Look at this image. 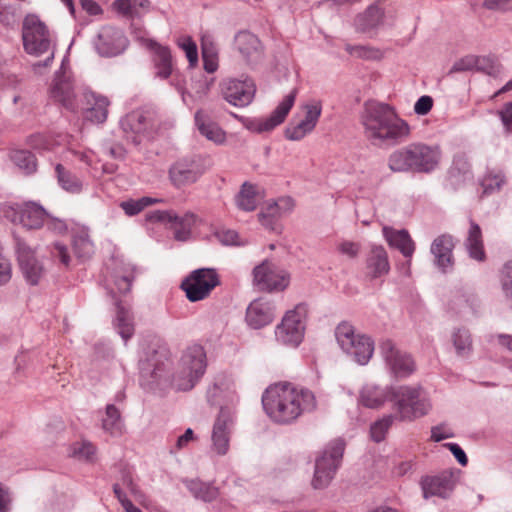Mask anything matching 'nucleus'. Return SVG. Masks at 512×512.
<instances>
[{"instance_id":"61","label":"nucleus","mask_w":512,"mask_h":512,"mask_svg":"<svg viewBox=\"0 0 512 512\" xmlns=\"http://www.w3.org/2000/svg\"><path fill=\"white\" fill-rule=\"evenodd\" d=\"M44 226H46L48 230L58 234H62L67 230L65 221L52 217L49 214L46 216Z\"/></svg>"},{"instance_id":"14","label":"nucleus","mask_w":512,"mask_h":512,"mask_svg":"<svg viewBox=\"0 0 512 512\" xmlns=\"http://www.w3.org/2000/svg\"><path fill=\"white\" fill-rule=\"evenodd\" d=\"M149 220L168 225L174 232V238L183 242L190 238L197 216L192 212L179 216L173 210H157L149 214Z\"/></svg>"},{"instance_id":"4","label":"nucleus","mask_w":512,"mask_h":512,"mask_svg":"<svg viewBox=\"0 0 512 512\" xmlns=\"http://www.w3.org/2000/svg\"><path fill=\"white\" fill-rule=\"evenodd\" d=\"M22 40L24 50L33 56L48 54L44 62L33 65L34 69L48 66L54 58V43L52 34L46 24L35 14L24 18L22 27Z\"/></svg>"},{"instance_id":"5","label":"nucleus","mask_w":512,"mask_h":512,"mask_svg":"<svg viewBox=\"0 0 512 512\" xmlns=\"http://www.w3.org/2000/svg\"><path fill=\"white\" fill-rule=\"evenodd\" d=\"M207 367V359L204 348L194 344L183 352L178 370L173 376V385L177 390H191L203 377Z\"/></svg>"},{"instance_id":"22","label":"nucleus","mask_w":512,"mask_h":512,"mask_svg":"<svg viewBox=\"0 0 512 512\" xmlns=\"http://www.w3.org/2000/svg\"><path fill=\"white\" fill-rule=\"evenodd\" d=\"M203 174V169L195 159H180L169 169V177L175 187H182L196 182Z\"/></svg>"},{"instance_id":"1","label":"nucleus","mask_w":512,"mask_h":512,"mask_svg":"<svg viewBox=\"0 0 512 512\" xmlns=\"http://www.w3.org/2000/svg\"><path fill=\"white\" fill-rule=\"evenodd\" d=\"M267 416L277 424H291L302 414L315 410V395L307 388L290 382L270 385L262 395Z\"/></svg>"},{"instance_id":"50","label":"nucleus","mask_w":512,"mask_h":512,"mask_svg":"<svg viewBox=\"0 0 512 512\" xmlns=\"http://www.w3.org/2000/svg\"><path fill=\"white\" fill-rule=\"evenodd\" d=\"M476 70L495 77L500 73V65L492 57L477 56Z\"/></svg>"},{"instance_id":"20","label":"nucleus","mask_w":512,"mask_h":512,"mask_svg":"<svg viewBox=\"0 0 512 512\" xmlns=\"http://www.w3.org/2000/svg\"><path fill=\"white\" fill-rule=\"evenodd\" d=\"M233 421L230 410L221 407L212 429V449L218 455H226L232 433Z\"/></svg>"},{"instance_id":"7","label":"nucleus","mask_w":512,"mask_h":512,"mask_svg":"<svg viewBox=\"0 0 512 512\" xmlns=\"http://www.w3.org/2000/svg\"><path fill=\"white\" fill-rule=\"evenodd\" d=\"M344 449V441L336 439L330 442L316 458L314 477L312 479L314 489H323L330 484L340 466Z\"/></svg>"},{"instance_id":"48","label":"nucleus","mask_w":512,"mask_h":512,"mask_svg":"<svg viewBox=\"0 0 512 512\" xmlns=\"http://www.w3.org/2000/svg\"><path fill=\"white\" fill-rule=\"evenodd\" d=\"M395 419H398L394 415H386L383 418L377 420L371 425L370 435L373 441L381 442L385 439L389 428L392 426Z\"/></svg>"},{"instance_id":"45","label":"nucleus","mask_w":512,"mask_h":512,"mask_svg":"<svg viewBox=\"0 0 512 512\" xmlns=\"http://www.w3.org/2000/svg\"><path fill=\"white\" fill-rule=\"evenodd\" d=\"M14 164L23 170L26 174H30L36 171L37 163L35 156L25 150L15 151L11 156Z\"/></svg>"},{"instance_id":"63","label":"nucleus","mask_w":512,"mask_h":512,"mask_svg":"<svg viewBox=\"0 0 512 512\" xmlns=\"http://www.w3.org/2000/svg\"><path fill=\"white\" fill-rule=\"evenodd\" d=\"M338 249L342 254L350 258H355L360 252L359 244L349 241L342 242Z\"/></svg>"},{"instance_id":"56","label":"nucleus","mask_w":512,"mask_h":512,"mask_svg":"<svg viewBox=\"0 0 512 512\" xmlns=\"http://www.w3.org/2000/svg\"><path fill=\"white\" fill-rule=\"evenodd\" d=\"M215 237L224 245H242L239 241V235L234 230L221 229L215 232Z\"/></svg>"},{"instance_id":"60","label":"nucleus","mask_w":512,"mask_h":512,"mask_svg":"<svg viewBox=\"0 0 512 512\" xmlns=\"http://www.w3.org/2000/svg\"><path fill=\"white\" fill-rule=\"evenodd\" d=\"M433 107V99L428 95L421 96L414 105V111L417 115H426Z\"/></svg>"},{"instance_id":"64","label":"nucleus","mask_w":512,"mask_h":512,"mask_svg":"<svg viewBox=\"0 0 512 512\" xmlns=\"http://www.w3.org/2000/svg\"><path fill=\"white\" fill-rule=\"evenodd\" d=\"M499 114L506 131L512 132V102L506 104Z\"/></svg>"},{"instance_id":"10","label":"nucleus","mask_w":512,"mask_h":512,"mask_svg":"<svg viewBox=\"0 0 512 512\" xmlns=\"http://www.w3.org/2000/svg\"><path fill=\"white\" fill-rule=\"evenodd\" d=\"M290 279L288 271L268 260L253 269V284L260 291L282 292L289 286Z\"/></svg>"},{"instance_id":"35","label":"nucleus","mask_w":512,"mask_h":512,"mask_svg":"<svg viewBox=\"0 0 512 512\" xmlns=\"http://www.w3.org/2000/svg\"><path fill=\"white\" fill-rule=\"evenodd\" d=\"M234 382L232 378L226 374H220L215 378L212 386L207 390L208 400L214 405H220V397L232 400L234 397Z\"/></svg>"},{"instance_id":"55","label":"nucleus","mask_w":512,"mask_h":512,"mask_svg":"<svg viewBox=\"0 0 512 512\" xmlns=\"http://www.w3.org/2000/svg\"><path fill=\"white\" fill-rule=\"evenodd\" d=\"M501 282L504 295L512 305V260L503 267Z\"/></svg>"},{"instance_id":"47","label":"nucleus","mask_w":512,"mask_h":512,"mask_svg":"<svg viewBox=\"0 0 512 512\" xmlns=\"http://www.w3.org/2000/svg\"><path fill=\"white\" fill-rule=\"evenodd\" d=\"M237 206L244 211H253L257 206V199L254 187L244 184L236 198Z\"/></svg>"},{"instance_id":"30","label":"nucleus","mask_w":512,"mask_h":512,"mask_svg":"<svg viewBox=\"0 0 512 512\" xmlns=\"http://www.w3.org/2000/svg\"><path fill=\"white\" fill-rule=\"evenodd\" d=\"M453 247V239L449 235H441L432 242L431 253L435 257V264L443 272H446L448 268L453 266Z\"/></svg>"},{"instance_id":"24","label":"nucleus","mask_w":512,"mask_h":512,"mask_svg":"<svg viewBox=\"0 0 512 512\" xmlns=\"http://www.w3.org/2000/svg\"><path fill=\"white\" fill-rule=\"evenodd\" d=\"M296 94L297 90H292L282 99L268 117L258 120L256 131L260 133L269 132L283 123L295 103Z\"/></svg>"},{"instance_id":"36","label":"nucleus","mask_w":512,"mask_h":512,"mask_svg":"<svg viewBox=\"0 0 512 512\" xmlns=\"http://www.w3.org/2000/svg\"><path fill=\"white\" fill-rule=\"evenodd\" d=\"M113 8L125 18H141L150 11V0H116Z\"/></svg>"},{"instance_id":"51","label":"nucleus","mask_w":512,"mask_h":512,"mask_svg":"<svg viewBox=\"0 0 512 512\" xmlns=\"http://www.w3.org/2000/svg\"><path fill=\"white\" fill-rule=\"evenodd\" d=\"M72 454L78 459L93 461L96 454V448L92 443L84 441L74 445Z\"/></svg>"},{"instance_id":"41","label":"nucleus","mask_w":512,"mask_h":512,"mask_svg":"<svg viewBox=\"0 0 512 512\" xmlns=\"http://www.w3.org/2000/svg\"><path fill=\"white\" fill-rule=\"evenodd\" d=\"M185 485L192 495L200 500L209 502L218 496V489L200 480H186Z\"/></svg>"},{"instance_id":"34","label":"nucleus","mask_w":512,"mask_h":512,"mask_svg":"<svg viewBox=\"0 0 512 512\" xmlns=\"http://www.w3.org/2000/svg\"><path fill=\"white\" fill-rule=\"evenodd\" d=\"M47 212L35 202H27L21 205L20 223L27 229H39L44 226Z\"/></svg>"},{"instance_id":"53","label":"nucleus","mask_w":512,"mask_h":512,"mask_svg":"<svg viewBox=\"0 0 512 512\" xmlns=\"http://www.w3.org/2000/svg\"><path fill=\"white\" fill-rule=\"evenodd\" d=\"M477 56L467 55L457 60L451 67L449 73L467 72L476 70Z\"/></svg>"},{"instance_id":"23","label":"nucleus","mask_w":512,"mask_h":512,"mask_svg":"<svg viewBox=\"0 0 512 512\" xmlns=\"http://www.w3.org/2000/svg\"><path fill=\"white\" fill-rule=\"evenodd\" d=\"M147 48L153 53L152 61L155 69V76L165 80L175 73L172 64V55L167 46H163L152 39H145Z\"/></svg>"},{"instance_id":"29","label":"nucleus","mask_w":512,"mask_h":512,"mask_svg":"<svg viewBox=\"0 0 512 512\" xmlns=\"http://www.w3.org/2000/svg\"><path fill=\"white\" fill-rule=\"evenodd\" d=\"M293 208L291 198H281L276 202L269 204L259 213V221L270 230H276L278 220Z\"/></svg>"},{"instance_id":"15","label":"nucleus","mask_w":512,"mask_h":512,"mask_svg":"<svg viewBox=\"0 0 512 512\" xmlns=\"http://www.w3.org/2000/svg\"><path fill=\"white\" fill-rule=\"evenodd\" d=\"M301 109L304 117L286 128L285 136L289 140L299 141L314 130L322 113V104L319 100H312L303 104Z\"/></svg>"},{"instance_id":"49","label":"nucleus","mask_w":512,"mask_h":512,"mask_svg":"<svg viewBox=\"0 0 512 512\" xmlns=\"http://www.w3.org/2000/svg\"><path fill=\"white\" fill-rule=\"evenodd\" d=\"M179 47L185 52L190 67H195L198 63V50L196 43L191 37L185 36L178 40Z\"/></svg>"},{"instance_id":"52","label":"nucleus","mask_w":512,"mask_h":512,"mask_svg":"<svg viewBox=\"0 0 512 512\" xmlns=\"http://www.w3.org/2000/svg\"><path fill=\"white\" fill-rule=\"evenodd\" d=\"M0 216L6 218L12 223H20L21 218V205L14 203L0 204Z\"/></svg>"},{"instance_id":"2","label":"nucleus","mask_w":512,"mask_h":512,"mask_svg":"<svg viewBox=\"0 0 512 512\" xmlns=\"http://www.w3.org/2000/svg\"><path fill=\"white\" fill-rule=\"evenodd\" d=\"M365 137L375 146L394 145L410 134L406 121L393 108L379 102H367L361 114Z\"/></svg>"},{"instance_id":"54","label":"nucleus","mask_w":512,"mask_h":512,"mask_svg":"<svg viewBox=\"0 0 512 512\" xmlns=\"http://www.w3.org/2000/svg\"><path fill=\"white\" fill-rule=\"evenodd\" d=\"M504 183V176L501 173L488 174L482 180V187L485 194L499 190Z\"/></svg>"},{"instance_id":"17","label":"nucleus","mask_w":512,"mask_h":512,"mask_svg":"<svg viewBox=\"0 0 512 512\" xmlns=\"http://www.w3.org/2000/svg\"><path fill=\"white\" fill-rule=\"evenodd\" d=\"M120 127L125 138L137 145L153 127L152 114L142 110L132 111L120 120Z\"/></svg>"},{"instance_id":"21","label":"nucleus","mask_w":512,"mask_h":512,"mask_svg":"<svg viewBox=\"0 0 512 512\" xmlns=\"http://www.w3.org/2000/svg\"><path fill=\"white\" fill-rule=\"evenodd\" d=\"M17 255L20 268L31 285L39 283L45 273L42 263L36 258L34 251L24 242H17Z\"/></svg>"},{"instance_id":"13","label":"nucleus","mask_w":512,"mask_h":512,"mask_svg":"<svg viewBox=\"0 0 512 512\" xmlns=\"http://www.w3.org/2000/svg\"><path fill=\"white\" fill-rule=\"evenodd\" d=\"M221 95L229 104L235 107H246L253 101L256 85L251 78H229L220 83Z\"/></svg>"},{"instance_id":"6","label":"nucleus","mask_w":512,"mask_h":512,"mask_svg":"<svg viewBox=\"0 0 512 512\" xmlns=\"http://www.w3.org/2000/svg\"><path fill=\"white\" fill-rule=\"evenodd\" d=\"M391 400L400 421H413L431 410V403L420 387L399 386L391 390Z\"/></svg>"},{"instance_id":"62","label":"nucleus","mask_w":512,"mask_h":512,"mask_svg":"<svg viewBox=\"0 0 512 512\" xmlns=\"http://www.w3.org/2000/svg\"><path fill=\"white\" fill-rule=\"evenodd\" d=\"M346 51L354 56L362 57V58H373L375 57L377 51H373L370 48L365 46H352L346 45Z\"/></svg>"},{"instance_id":"32","label":"nucleus","mask_w":512,"mask_h":512,"mask_svg":"<svg viewBox=\"0 0 512 512\" xmlns=\"http://www.w3.org/2000/svg\"><path fill=\"white\" fill-rule=\"evenodd\" d=\"M395 387L382 388L374 384H366L360 391L359 401L362 405L371 409H378L391 399V390Z\"/></svg>"},{"instance_id":"12","label":"nucleus","mask_w":512,"mask_h":512,"mask_svg":"<svg viewBox=\"0 0 512 512\" xmlns=\"http://www.w3.org/2000/svg\"><path fill=\"white\" fill-rule=\"evenodd\" d=\"M379 351L387 368L395 377L406 378L416 370L411 355L398 349L392 340L381 341Z\"/></svg>"},{"instance_id":"38","label":"nucleus","mask_w":512,"mask_h":512,"mask_svg":"<svg viewBox=\"0 0 512 512\" xmlns=\"http://www.w3.org/2000/svg\"><path fill=\"white\" fill-rule=\"evenodd\" d=\"M102 429L113 437L121 436L124 433L125 425L120 411L113 404L106 406L105 415L102 418Z\"/></svg>"},{"instance_id":"11","label":"nucleus","mask_w":512,"mask_h":512,"mask_svg":"<svg viewBox=\"0 0 512 512\" xmlns=\"http://www.w3.org/2000/svg\"><path fill=\"white\" fill-rule=\"evenodd\" d=\"M220 284L219 275L213 268L194 270L181 284L187 298L192 302L205 299Z\"/></svg>"},{"instance_id":"46","label":"nucleus","mask_w":512,"mask_h":512,"mask_svg":"<svg viewBox=\"0 0 512 512\" xmlns=\"http://www.w3.org/2000/svg\"><path fill=\"white\" fill-rule=\"evenodd\" d=\"M73 249L80 259L89 258L94 252V245L85 232L77 234L73 239Z\"/></svg>"},{"instance_id":"19","label":"nucleus","mask_w":512,"mask_h":512,"mask_svg":"<svg viewBox=\"0 0 512 512\" xmlns=\"http://www.w3.org/2000/svg\"><path fill=\"white\" fill-rule=\"evenodd\" d=\"M456 486L454 475L450 471H442L437 475H427L421 478L420 487L424 499L439 497L447 499Z\"/></svg>"},{"instance_id":"57","label":"nucleus","mask_w":512,"mask_h":512,"mask_svg":"<svg viewBox=\"0 0 512 512\" xmlns=\"http://www.w3.org/2000/svg\"><path fill=\"white\" fill-rule=\"evenodd\" d=\"M454 437L452 429L445 423L432 427L431 438L435 442Z\"/></svg>"},{"instance_id":"37","label":"nucleus","mask_w":512,"mask_h":512,"mask_svg":"<svg viewBox=\"0 0 512 512\" xmlns=\"http://www.w3.org/2000/svg\"><path fill=\"white\" fill-rule=\"evenodd\" d=\"M465 246L472 259L477 261H483L485 259L482 231L479 225L472 220L470 221V228L468 230Z\"/></svg>"},{"instance_id":"16","label":"nucleus","mask_w":512,"mask_h":512,"mask_svg":"<svg viewBox=\"0 0 512 512\" xmlns=\"http://www.w3.org/2000/svg\"><path fill=\"white\" fill-rule=\"evenodd\" d=\"M127 45L128 40L123 31L112 26L102 27L94 40L96 51L104 57H113L121 54Z\"/></svg>"},{"instance_id":"9","label":"nucleus","mask_w":512,"mask_h":512,"mask_svg":"<svg viewBox=\"0 0 512 512\" xmlns=\"http://www.w3.org/2000/svg\"><path fill=\"white\" fill-rule=\"evenodd\" d=\"M335 336L342 350L351 355L358 364L365 365L369 362L374 352V342L370 337L355 334L353 326L346 322L337 326Z\"/></svg>"},{"instance_id":"3","label":"nucleus","mask_w":512,"mask_h":512,"mask_svg":"<svg viewBox=\"0 0 512 512\" xmlns=\"http://www.w3.org/2000/svg\"><path fill=\"white\" fill-rule=\"evenodd\" d=\"M440 159L441 152L437 146L415 142L393 151L388 157V167L396 173H430Z\"/></svg>"},{"instance_id":"18","label":"nucleus","mask_w":512,"mask_h":512,"mask_svg":"<svg viewBox=\"0 0 512 512\" xmlns=\"http://www.w3.org/2000/svg\"><path fill=\"white\" fill-rule=\"evenodd\" d=\"M50 98L69 111H76L75 84L72 76L66 72H57L49 90Z\"/></svg>"},{"instance_id":"8","label":"nucleus","mask_w":512,"mask_h":512,"mask_svg":"<svg viewBox=\"0 0 512 512\" xmlns=\"http://www.w3.org/2000/svg\"><path fill=\"white\" fill-rule=\"evenodd\" d=\"M307 313V306L303 303L288 310L275 327L276 341L285 346L297 347L304 338Z\"/></svg>"},{"instance_id":"31","label":"nucleus","mask_w":512,"mask_h":512,"mask_svg":"<svg viewBox=\"0 0 512 512\" xmlns=\"http://www.w3.org/2000/svg\"><path fill=\"white\" fill-rule=\"evenodd\" d=\"M138 270L131 263H117L111 274L110 283L120 294H127Z\"/></svg>"},{"instance_id":"44","label":"nucleus","mask_w":512,"mask_h":512,"mask_svg":"<svg viewBox=\"0 0 512 512\" xmlns=\"http://www.w3.org/2000/svg\"><path fill=\"white\" fill-rule=\"evenodd\" d=\"M452 342L458 356H468L472 350L470 333L465 329H458L452 334Z\"/></svg>"},{"instance_id":"43","label":"nucleus","mask_w":512,"mask_h":512,"mask_svg":"<svg viewBox=\"0 0 512 512\" xmlns=\"http://www.w3.org/2000/svg\"><path fill=\"white\" fill-rule=\"evenodd\" d=\"M94 104L87 111V119L96 123H103L108 116L109 100L101 95L93 96Z\"/></svg>"},{"instance_id":"42","label":"nucleus","mask_w":512,"mask_h":512,"mask_svg":"<svg viewBox=\"0 0 512 512\" xmlns=\"http://www.w3.org/2000/svg\"><path fill=\"white\" fill-rule=\"evenodd\" d=\"M382 19V9L379 6L372 5L363 15L357 18V25L361 30L367 31L377 27L382 22Z\"/></svg>"},{"instance_id":"33","label":"nucleus","mask_w":512,"mask_h":512,"mask_svg":"<svg viewBox=\"0 0 512 512\" xmlns=\"http://www.w3.org/2000/svg\"><path fill=\"white\" fill-rule=\"evenodd\" d=\"M383 235L391 247L398 249L404 257L411 258L415 251V243L406 230L383 228Z\"/></svg>"},{"instance_id":"58","label":"nucleus","mask_w":512,"mask_h":512,"mask_svg":"<svg viewBox=\"0 0 512 512\" xmlns=\"http://www.w3.org/2000/svg\"><path fill=\"white\" fill-rule=\"evenodd\" d=\"M52 255L55 259H58L61 264L68 267L71 263V257L68 253V248L61 244V243H55L52 249Z\"/></svg>"},{"instance_id":"26","label":"nucleus","mask_w":512,"mask_h":512,"mask_svg":"<svg viewBox=\"0 0 512 512\" xmlns=\"http://www.w3.org/2000/svg\"><path fill=\"white\" fill-rule=\"evenodd\" d=\"M234 48L247 63H255L262 57L260 40L252 33L241 31L235 35Z\"/></svg>"},{"instance_id":"27","label":"nucleus","mask_w":512,"mask_h":512,"mask_svg":"<svg viewBox=\"0 0 512 512\" xmlns=\"http://www.w3.org/2000/svg\"><path fill=\"white\" fill-rule=\"evenodd\" d=\"M195 126L199 133L208 141L216 145H224L227 137L226 132L203 110H197L194 115Z\"/></svg>"},{"instance_id":"28","label":"nucleus","mask_w":512,"mask_h":512,"mask_svg":"<svg viewBox=\"0 0 512 512\" xmlns=\"http://www.w3.org/2000/svg\"><path fill=\"white\" fill-rule=\"evenodd\" d=\"M366 271L371 279L380 278L390 271L388 254L383 246L374 245L366 257Z\"/></svg>"},{"instance_id":"39","label":"nucleus","mask_w":512,"mask_h":512,"mask_svg":"<svg viewBox=\"0 0 512 512\" xmlns=\"http://www.w3.org/2000/svg\"><path fill=\"white\" fill-rule=\"evenodd\" d=\"M115 325L119 334L126 342L134 333L133 315L129 308L116 301Z\"/></svg>"},{"instance_id":"40","label":"nucleus","mask_w":512,"mask_h":512,"mask_svg":"<svg viewBox=\"0 0 512 512\" xmlns=\"http://www.w3.org/2000/svg\"><path fill=\"white\" fill-rule=\"evenodd\" d=\"M55 174L59 186L69 193H80L83 189V183L80 178L66 169L62 164L55 166Z\"/></svg>"},{"instance_id":"59","label":"nucleus","mask_w":512,"mask_h":512,"mask_svg":"<svg viewBox=\"0 0 512 512\" xmlns=\"http://www.w3.org/2000/svg\"><path fill=\"white\" fill-rule=\"evenodd\" d=\"M202 57L217 56V49L213 37L205 33L201 36Z\"/></svg>"},{"instance_id":"25","label":"nucleus","mask_w":512,"mask_h":512,"mask_svg":"<svg viewBox=\"0 0 512 512\" xmlns=\"http://www.w3.org/2000/svg\"><path fill=\"white\" fill-rule=\"evenodd\" d=\"M274 317V305L262 299L251 302L246 310V322L253 329H260L270 324Z\"/></svg>"}]
</instances>
